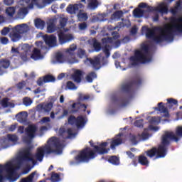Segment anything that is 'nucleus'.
Wrapping results in <instances>:
<instances>
[{"label": "nucleus", "instance_id": "3c124183", "mask_svg": "<svg viewBox=\"0 0 182 182\" xmlns=\"http://www.w3.org/2000/svg\"><path fill=\"white\" fill-rule=\"evenodd\" d=\"M33 103V101L31 98L26 97L23 99V104L24 105V106H31Z\"/></svg>", "mask_w": 182, "mask_h": 182}, {"label": "nucleus", "instance_id": "37998d69", "mask_svg": "<svg viewBox=\"0 0 182 182\" xmlns=\"http://www.w3.org/2000/svg\"><path fill=\"white\" fill-rule=\"evenodd\" d=\"M93 48L95 52H100L102 50V44L97 40L95 39L93 41Z\"/></svg>", "mask_w": 182, "mask_h": 182}, {"label": "nucleus", "instance_id": "393cba45", "mask_svg": "<svg viewBox=\"0 0 182 182\" xmlns=\"http://www.w3.org/2000/svg\"><path fill=\"white\" fill-rule=\"evenodd\" d=\"M16 117L19 123H26L28 122V112L25 111L19 112Z\"/></svg>", "mask_w": 182, "mask_h": 182}, {"label": "nucleus", "instance_id": "bb28decb", "mask_svg": "<svg viewBox=\"0 0 182 182\" xmlns=\"http://www.w3.org/2000/svg\"><path fill=\"white\" fill-rule=\"evenodd\" d=\"M138 163H139L141 166H145L146 167H149V164H150V161H149L147 157L144 155L138 156Z\"/></svg>", "mask_w": 182, "mask_h": 182}, {"label": "nucleus", "instance_id": "680f3d73", "mask_svg": "<svg viewBox=\"0 0 182 182\" xmlns=\"http://www.w3.org/2000/svg\"><path fill=\"white\" fill-rule=\"evenodd\" d=\"M79 99L82 102H83V100H89V99H90V95H80Z\"/></svg>", "mask_w": 182, "mask_h": 182}, {"label": "nucleus", "instance_id": "a19ab883", "mask_svg": "<svg viewBox=\"0 0 182 182\" xmlns=\"http://www.w3.org/2000/svg\"><path fill=\"white\" fill-rule=\"evenodd\" d=\"M96 77H97V75L92 71L86 76V80L88 81L89 83H92V82H93V79H96Z\"/></svg>", "mask_w": 182, "mask_h": 182}, {"label": "nucleus", "instance_id": "412c9836", "mask_svg": "<svg viewBox=\"0 0 182 182\" xmlns=\"http://www.w3.org/2000/svg\"><path fill=\"white\" fill-rule=\"evenodd\" d=\"M155 110H158L160 113H164L165 117H170V114H168V107L164 106L163 102L158 103V107H154Z\"/></svg>", "mask_w": 182, "mask_h": 182}, {"label": "nucleus", "instance_id": "a18cd8bd", "mask_svg": "<svg viewBox=\"0 0 182 182\" xmlns=\"http://www.w3.org/2000/svg\"><path fill=\"white\" fill-rule=\"evenodd\" d=\"M55 59L58 63H65L66 59L65 58V55L62 53H58L55 56Z\"/></svg>", "mask_w": 182, "mask_h": 182}, {"label": "nucleus", "instance_id": "9b49d317", "mask_svg": "<svg viewBox=\"0 0 182 182\" xmlns=\"http://www.w3.org/2000/svg\"><path fill=\"white\" fill-rule=\"evenodd\" d=\"M58 41L60 45H65L68 42H72L75 39L73 35L70 33H65L63 31H58Z\"/></svg>", "mask_w": 182, "mask_h": 182}, {"label": "nucleus", "instance_id": "9d476101", "mask_svg": "<svg viewBox=\"0 0 182 182\" xmlns=\"http://www.w3.org/2000/svg\"><path fill=\"white\" fill-rule=\"evenodd\" d=\"M77 49V46L76 44L70 45L68 48L65 50V54L70 56V58L67 59L68 63L73 65V63H77L79 60L75 58V50Z\"/></svg>", "mask_w": 182, "mask_h": 182}, {"label": "nucleus", "instance_id": "6e6552de", "mask_svg": "<svg viewBox=\"0 0 182 182\" xmlns=\"http://www.w3.org/2000/svg\"><path fill=\"white\" fill-rule=\"evenodd\" d=\"M4 171L6 173V179L9 180L10 182L16 181L19 178V174L15 172L12 162H9L4 165Z\"/></svg>", "mask_w": 182, "mask_h": 182}, {"label": "nucleus", "instance_id": "1a4fd4ad", "mask_svg": "<svg viewBox=\"0 0 182 182\" xmlns=\"http://www.w3.org/2000/svg\"><path fill=\"white\" fill-rule=\"evenodd\" d=\"M31 161L33 166L36 164V160L32 157V153L31 152V148L26 149L19 156L18 159V165L22 166L23 163Z\"/></svg>", "mask_w": 182, "mask_h": 182}, {"label": "nucleus", "instance_id": "f257e3e1", "mask_svg": "<svg viewBox=\"0 0 182 182\" xmlns=\"http://www.w3.org/2000/svg\"><path fill=\"white\" fill-rule=\"evenodd\" d=\"M171 26L155 27L154 29L143 26L142 31L146 32L147 39H153L156 43H161L164 41H174V33H182V16L171 17Z\"/></svg>", "mask_w": 182, "mask_h": 182}, {"label": "nucleus", "instance_id": "f704fd0d", "mask_svg": "<svg viewBox=\"0 0 182 182\" xmlns=\"http://www.w3.org/2000/svg\"><path fill=\"white\" fill-rule=\"evenodd\" d=\"M145 153L147 157H150V159H153V157H156V156H157V148L153 147L152 149L146 151Z\"/></svg>", "mask_w": 182, "mask_h": 182}, {"label": "nucleus", "instance_id": "2eb2a0df", "mask_svg": "<svg viewBox=\"0 0 182 182\" xmlns=\"http://www.w3.org/2000/svg\"><path fill=\"white\" fill-rule=\"evenodd\" d=\"M87 62H89L90 63V65H92V66L93 69H95V70H99V69H100V68H102V65L100 64V58L98 57H96L94 59L87 58L84 61V63H87Z\"/></svg>", "mask_w": 182, "mask_h": 182}, {"label": "nucleus", "instance_id": "5fc2aeb1", "mask_svg": "<svg viewBox=\"0 0 182 182\" xmlns=\"http://www.w3.org/2000/svg\"><path fill=\"white\" fill-rule=\"evenodd\" d=\"M78 28L80 31H86V29H87V23L86 22L80 23L78 24Z\"/></svg>", "mask_w": 182, "mask_h": 182}, {"label": "nucleus", "instance_id": "864d4df0", "mask_svg": "<svg viewBox=\"0 0 182 182\" xmlns=\"http://www.w3.org/2000/svg\"><path fill=\"white\" fill-rule=\"evenodd\" d=\"M97 5H98L97 0H92L88 4V6L89 8H91V9H95V8H97Z\"/></svg>", "mask_w": 182, "mask_h": 182}, {"label": "nucleus", "instance_id": "338daca9", "mask_svg": "<svg viewBox=\"0 0 182 182\" xmlns=\"http://www.w3.org/2000/svg\"><path fill=\"white\" fill-rule=\"evenodd\" d=\"M143 119L136 120L134 122V126H136V127H143Z\"/></svg>", "mask_w": 182, "mask_h": 182}, {"label": "nucleus", "instance_id": "0e129e2a", "mask_svg": "<svg viewBox=\"0 0 182 182\" xmlns=\"http://www.w3.org/2000/svg\"><path fill=\"white\" fill-rule=\"evenodd\" d=\"M69 114V110L68 109H63V114L59 116L58 117V120H60V119H63V117H65V116H68Z\"/></svg>", "mask_w": 182, "mask_h": 182}, {"label": "nucleus", "instance_id": "09e8293b", "mask_svg": "<svg viewBox=\"0 0 182 182\" xmlns=\"http://www.w3.org/2000/svg\"><path fill=\"white\" fill-rule=\"evenodd\" d=\"M68 122L71 126H75V124L76 125L77 118L75 116L70 115L68 119Z\"/></svg>", "mask_w": 182, "mask_h": 182}, {"label": "nucleus", "instance_id": "c03bdc74", "mask_svg": "<svg viewBox=\"0 0 182 182\" xmlns=\"http://www.w3.org/2000/svg\"><path fill=\"white\" fill-rule=\"evenodd\" d=\"M15 7H9L6 9V14L8 15V16H10L11 18H12V16L15 15Z\"/></svg>", "mask_w": 182, "mask_h": 182}, {"label": "nucleus", "instance_id": "dca6fc26", "mask_svg": "<svg viewBox=\"0 0 182 182\" xmlns=\"http://www.w3.org/2000/svg\"><path fill=\"white\" fill-rule=\"evenodd\" d=\"M9 36L11 42H18V41H20L21 38H22V35L15 27L11 29Z\"/></svg>", "mask_w": 182, "mask_h": 182}, {"label": "nucleus", "instance_id": "5701e85b", "mask_svg": "<svg viewBox=\"0 0 182 182\" xmlns=\"http://www.w3.org/2000/svg\"><path fill=\"white\" fill-rule=\"evenodd\" d=\"M14 27L21 35H23V33H28L31 29L29 28V26L26 23L18 24Z\"/></svg>", "mask_w": 182, "mask_h": 182}, {"label": "nucleus", "instance_id": "8fccbe9b", "mask_svg": "<svg viewBox=\"0 0 182 182\" xmlns=\"http://www.w3.org/2000/svg\"><path fill=\"white\" fill-rule=\"evenodd\" d=\"M8 139L10 141H12V143H16L18 140H19V138L16 134H9Z\"/></svg>", "mask_w": 182, "mask_h": 182}, {"label": "nucleus", "instance_id": "774afa93", "mask_svg": "<svg viewBox=\"0 0 182 182\" xmlns=\"http://www.w3.org/2000/svg\"><path fill=\"white\" fill-rule=\"evenodd\" d=\"M146 139H149V134L146 132H142L141 134H140V141H141V140H146Z\"/></svg>", "mask_w": 182, "mask_h": 182}, {"label": "nucleus", "instance_id": "72a5a7b5", "mask_svg": "<svg viewBox=\"0 0 182 182\" xmlns=\"http://www.w3.org/2000/svg\"><path fill=\"white\" fill-rule=\"evenodd\" d=\"M123 16V11H117L111 15L112 21H120V18Z\"/></svg>", "mask_w": 182, "mask_h": 182}, {"label": "nucleus", "instance_id": "4468645a", "mask_svg": "<svg viewBox=\"0 0 182 182\" xmlns=\"http://www.w3.org/2000/svg\"><path fill=\"white\" fill-rule=\"evenodd\" d=\"M84 5L82 3L75 4H69L66 9V11L70 15H75L79 9H82Z\"/></svg>", "mask_w": 182, "mask_h": 182}, {"label": "nucleus", "instance_id": "4c0bfd02", "mask_svg": "<svg viewBox=\"0 0 182 182\" xmlns=\"http://www.w3.org/2000/svg\"><path fill=\"white\" fill-rule=\"evenodd\" d=\"M31 58V59H33L34 60H38V59H40L41 50H39L38 48H34Z\"/></svg>", "mask_w": 182, "mask_h": 182}, {"label": "nucleus", "instance_id": "0eeeda50", "mask_svg": "<svg viewBox=\"0 0 182 182\" xmlns=\"http://www.w3.org/2000/svg\"><path fill=\"white\" fill-rule=\"evenodd\" d=\"M140 85H141V79L139 77H134L127 83L122 84L121 90L129 96H132L133 92H134V87H136V86H140Z\"/></svg>", "mask_w": 182, "mask_h": 182}, {"label": "nucleus", "instance_id": "b1692460", "mask_svg": "<svg viewBox=\"0 0 182 182\" xmlns=\"http://www.w3.org/2000/svg\"><path fill=\"white\" fill-rule=\"evenodd\" d=\"M53 107V104L52 102H48L46 105L40 104L37 106L38 110H43L46 113H49L52 108Z\"/></svg>", "mask_w": 182, "mask_h": 182}, {"label": "nucleus", "instance_id": "a878e982", "mask_svg": "<svg viewBox=\"0 0 182 182\" xmlns=\"http://www.w3.org/2000/svg\"><path fill=\"white\" fill-rule=\"evenodd\" d=\"M168 109H172L174 110V108H173V106H178V101L174 98H168L167 99V102L166 104Z\"/></svg>", "mask_w": 182, "mask_h": 182}, {"label": "nucleus", "instance_id": "7ed1b4c3", "mask_svg": "<svg viewBox=\"0 0 182 182\" xmlns=\"http://www.w3.org/2000/svg\"><path fill=\"white\" fill-rule=\"evenodd\" d=\"M108 144V142H102L101 144L94 146V150L90 147H86L80 151L78 154L74 158L75 164H80L81 163H87L90 160H93V159L97 157V154L101 155L107 154L110 150V149L106 148Z\"/></svg>", "mask_w": 182, "mask_h": 182}, {"label": "nucleus", "instance_id": "ddd939ff", "mask_svg": "<svg viewBox=\"0 0 182 182\" xmlns=\"http://www.w3.org/2000/svg\"><path fill=\"white\" fill-rule=\"evenodd\" d=\"M11 66V60L8 58L0 59V76H2L6 73V69Z\"/></svg>", "mask_w": 182, "mask_h": 182}, {"label": "nucleus", "instance_id": "20e7f679", "mask_svg": "<svg viewBox=\"0 0 182 182\" xmlns=\"http://www.w3.org/2000/svg\"><path fill=\"white\" fill-rule=\"evenodd\" d=\"M175 141L178 143V138L176 136L174 132H166L161 137V144L156 148V159H163L167 155V150H168V146L170 143Z\"/></svg>", "mask_w": 182, "mask_h": 182}, {"label": "nucleus", "instance_id": "aec40b11", "mask_svg": "<svg viewBox=\"0 0 182 182\" xmlns=\"http://www.w3.org/2000/svg\"><path fill=\"white\" fill-rule=\"evenodd\" d=\"M112 100L114 102H118L119 103L120 107H124L129 105V99L126 97H117V96H113L112 97Z\"/></svg>", "mask_w": 182, "mask_h": 182}, {"label": "nucleus", "instance_id": "f3484780", "mask_svg": "<svg viewBox=\"0 0 182 182\" xmlns=\"http://www.w3.org/2000/svg\"><path fill=\"white\" fill-rule=\"evenodd\" d=\"M36 132H38V127L36 125H28V127L25 129V133L30 139L35 137Z\"/></svg>", "mask_w": 182, "mask_h": 182}, {"label": "nucleus", "instance_id": "cd10ccee", "mask_svg": "<svg viewBox=\"0 0 182 182\" xmlns=\"http://www.w3.org/2000/svg\"><path fill=\"white\" fill-rule=\"evenodd\" d=\"M123 143V139L122 138H114L111 141L110 147L112 150H114L117 146H120Z\"/></svg>", "mask_w": 182, "mask_h": 182}, {"label": "nucleus", "instance_id": "c756f323", "mask_svg": "<svg viewBox=\"0 0 182 182\" xmlns=\"http://www.w3.org/2000/svg\"><path fill=\"white\" fill-rule=\"evenodd\" d=\"M77 58H79L80 59H87L88 58V55L87 53H86V50L83 49V48H78L77 50Z\"/></svg>", "mask_w": 182, "mask_h": 182}, {"label": "nucleus", "instance_id": "603ef678", "mask_svg": "<svg viewBox=\"0 0 182 182\" xmlns=\"http://www.w3.org/2000/svg\"><path fill=\"white\" fill-rule=\"evenodd\" d=\"M67 87L70 90H75L77 89V87H76L75 83H73V82H72V81L67 82Z\"/></svg>", "mask_w": 182, "mask_h": 182}, {"label": "nucleus", "instance_id": "c9c22d12", "mask_svg": "<svg viewBox=\"0 0 182 182\" xmlns=\"http://www.w3.org/2000/svg\"><path fill=\"white\" fill-rule=\"evenodd\" d=\"M107 161L109 163L113 164L114 166H119L120 164V160L116 156H109Z\"/></svg>", "mask_w": 182, "mask_h": 182}, {"label": "nucleus", "instance_id": "39448f33", "mask_svg": "<svg viewBox=\"0 0 182 182\" xmlns=\"http://www.w3.org/2000/svg\"><path fill=\"white\" fill-rule=\"evenodd\" d=\"M150 52V46L148 44L141 45L140 50H136L134 56L130 57L132 66H137L139 63H149L151 62V57H147Z\"/></svg>", "mask_w": 182, "mask_h": 182}, {"label": "nucleus", "instance_id": "13d9d810", "mask_svg": "<svg viewBox=\"0 0 182 182\" xmlns=\"http://www.w3.org/2000/svg\"><path fill=\"white\" fill-rule=\"evenodd\" d=\"M26 86V82L25 81H21L16 85V87L17 89H18V90H22V89H23V87H25Z\"/></svg>", "mask_w": 182, "mask_h": 182}, {"label": "nucleus", "instance_id": "2f4dec72", "mask_svg": "<svg viewBox=\"0 0 182 182\" xmlns=\"http://www.w3.org/2000/svg\"><path fill=\"white\" fill-rule=\"evenodd\" d=\"M56 31V25L53 21H50L47 24V33H53Z\"/></svg>", "mask_w": 182, "mask_h": 182}, {"label": "nucleus", "instance_id": "ea45409f", "mask_svg": "<svg viewBox=\"0 0 182 182\" xmlns=\"http://www.w3.org/2000/svg\"><path fill=\"white\" fill-rule=\"evenodd\" d=\"M104 46L102 48V52L105 53L106 58H109L110 56V50L109 48H110V46L109 43L103 44Z\"/></svg>", "mask_w": 182, "mask_h": 182}, {"label": "nucleus", "instance_id": "4be33fe9", "mask_svg": "<svg viewBox=\"0 0 182 182\" xmlns=\"http://www.w3.org/2000/svg\"><path fill=\"white\" fill-rule=\"evenodd\" d=\"M82 76H83V72L80 70H77L71 75V77L75 83H80L82 82Z\"/></svg>", "mask_w": 182, "mask_h": 182}, {"label": "nucleus", "instance_id": "49530a36", "mask_svg": "<svg viewBox=\"0 0 182 182\" xmlns=\"http://www.w3.org/2000/svg\"><path fill=\"white\" fill-rule=\"evenodd\" d=\"M161 122V117H152L149 120L151 124H159Z\"/></svg>", "mask_w": 182, "mask_h": 182}, {"label": "nucleus", "instance_id": "a211bd4d", "mask_svg": "<svg viewBox=\"0 0 182 182\" xmlns=\"http://www.w3.org/2000/svg\"><path fill=\"white\" fill-rule=\"evenodd\" d=\"M112 37H107V38H103L102 39V45H105V43H113V39L114 41L119 39L120 38V34L117 31H113L112 33Z\"/></svg>", "mask_w": 182, "mask_h": 182}, {"label": "nucleus", "instance_id": "6ab92c4d", "mask_svg": "<svg viewBox=\"0 0 182 182\" xmlns=\"http://www.w3.org/2000/svg\"><path fill=\"white\" fill-rule=\"evenodd\" d=\"M72 109H74L72 110L73 113H77L80 109H83L82 112H86V109H87V105L85 104H81L80 102H74L71 105Z\"/></svg>", "mask_w": 182, "mask_h": 182}, {"label": "nucleus", "instance_id": "79ce46f5", "mask_svg": "<svg viewBox=\"0 0 182 182\" xmlns=\"http://www.w3.org/2000/svg\"><path fill=\"white\" fill-rule=\"evenodd\" d=\"M56 78L53 75H47L43 77L44 83H49L50 82H55Z\"/></svg>", "mask_w": 182, "mask_h": 182}, {"label": "nucleus", "instance_id": "e433bc0d", "mask_svg": "<svg viewBox=\"0 0 182 182\" xmlns=\"http://www.w3.org/2000/svg\"><path fill=\"white\" fill-rule=\"evenodd\" d=\"M129 140L132 144L136 145L139 141H140V134L137 135H129Z\"/></svg>", "mask_w": 182, "mask_h": 182}, {"label": "nucleus", "instance_id": "c85d7f7f", "mask_svg": "<svg viewBox=\"0 0 182 182\" xmlns=\"http://www.w3.org/2000/svg\"><path fill=\"white\" fill-rule=\"evenodd\" d=\"M85 124H86V119H85V117L82 115L78 116L77 117L75 126L79 129L80 127H85Z\"/></svg>", "mask_w": 182, "mask_h": 182}, {"label": "nucleus", "instance_id": "de8ad7c7", "mask_svg": "<svg viewBox=\"0 0 182 182\" xmlns=\"http://www.w3.org/2000/svg\"><path fill=\"white\" fill-rule=\"evenodd\" d=\"M173 134L178 139V141L182 137V127H178L176 129V134Z\"/></svg>", "mask_w": 182, "mask_h": 182}, {"label": "nucleus", "instance_id": "6e6d98bb", "mask_svg": "<svg viewBox=\"0 0 182 182\" xmlns=\"http://www.w3.org/2000/svg\"><path fill=\"white\" fill-rule=\"evenodd\" d=\"M9 32H11V28L9 27H4L1 30V33L2 36H6Z\"/></svg>", "mask_w": 182, "mask_h": 182}, {"label": "nucleus", "instance_id": "423d86ee", "mask_svg": "<svg viewBox=\"0 0 182 182\" xmlns=\"http://www.w3.org/2000/svg\"><path fill=\"white\" fill-rule=\"evenodd\" d=\"M139 8L134 9L133 11V15L134 18H142L144 15V10L140 9H146V12H159L160 14H168V8L164 5V3H161L156 7L149 6L147 3H140Z\"/></svg>", "mask_w": 182, "mask_h": 182}, {"label": "nucleus", "instance_id": "f8f14e48", "mask_svg": "<svg viewBox=\"0 0 182 182\" xmlns=\"http://www.w3.org/2000/svg\"><path fill=\"white\" fill-rule=\"evenodd\" d=\"M43 39L47 45V46H49V48H54V46H56L57 43V38L53 34L48 35L46 34L43 36Z\"/></svg>", "mask_w": 182, "mask_h": 182}, {"label": "nucleus", "instance_id": "4d7b16f0", "mask_svg": "<svg viewBox=\"0 0 182 182\" xmlns=\"http://www.w3.org/2000/svg\"><path fill=\"white\" fill-rule=\"evenodd\" d=\"M1 103L3 107H8L9 106V99L8 97L4 98Z\"/></svg>", "mask_w": 182, "mask_h": 182}, {"label": "nucleus", "instance_id": "bf43d9fd", "mask_svg": "<svg viewBox=\"0 0 182 182\" xmlns=\"http://www.w3.org/2000/svg\"><path fill=\"white\" fill-rule=\"evenodd\" d=\"M0 43H1V45H8V43H9V38H8L7 37H1Z\"/></svg>", "mask_w": 182, "mask_h": 182}, {"label": "nucleus", "instance_id": "f03ea898", "mask_svg": "<svg viewBox=\"0 0 182 182\" xmlns=\"http://www.w3.org/2000/svg\"><path fill=\"white\" fill-rule=\"evenodd\" d=\"M63 152V144L60 141V139L53 136L47 141V144L37 148L34 159L41 163L43 161L45 156H50V154L59 156V154H61Z\"/></svg>", "mask_w": 182, "mask_h": 182}, {"label": "nucleus", "instance_id": "7c9ffc66", "mask_svg": "<svg viewBox=\"0 0 182 182\" xmlns=\"http://www.w3.org/2000/svg\"><path fill=\"white\" fill-rule=\"evenodd\" d=\"M29 11L28 10L27 7H22L18 9V11L17 13V15L19 18V19H23L26 16V15H28V13Z\"/></svg>", "mask_w": 182, "mask_h": 182}, {"label": "nucleus", "instance_id": "58836bf2", "mask_svg": "<svg viewBox=\"0 0 182 182\" xmlns=\"http://www.w3.org/2000/svg\"><path fill=\"white\" fill-rule=\"evenodd\" d=\"M77 16L78 18V20L80 22H83L85 21H87V19L89 18V17H87V14L82 12V10H80L79 11V13L77 14Z\"/></svg>", "mask_w": 182, "mask_h": 182}, {"label": "nucleus", "instance_id": "473e14b6", "mask_svg": "<svg viewBox=\"0 0 182 182\" xmlns=\"http://www.w3.org/2000/svg\"><path fill=\"white\" fill-rule=\"evenodd\" d=\"M34 24L37 29H43L45 28V21L41 18H36L34 20Z\"/></svg>", "mask_w": 182, "mask_h": 182}, {"label": "nucleus", "instance_id": "e2e57ef3", "mask_svg": "<svg viewBox=\"0 0 182 182\" xmlns=\"http://www.w3.org/2000/svg\"><path fill=\"white\" fill-rule=\"evenodd\" d=\"M60 177L59 174L53 173L51 175V180H53V181H59Z\"/></svg>", "mask_w": 182, "mask_h": 182}, {"label": "nucleus", "instance_id": "69168bd1", "mask_svg": "<svg viewBox=\"0 0 182 182\" xmlns=\"http://www.w3.org/2000/svg\"><path fill=\"white\" fill-rule=\"evenodd\" d=\"M65 133H67L68 136H66L65 139H70V137L73 136V131L72 130V128L68 129Z\"/></svg>", "mask_w": 182, "mask_h": 182}, {"label": "nucleus", "instance_id": "052dcab7", "mask_svg": "<svg viewBox=\"0 0 182 182\" xmlns=\"http://www.w3.org/2000/svg\"><path fill=\"white\" fill-rule=\"evenodd\" d=\"M66 23H68V18H62L60 19V26L61 28H65L66 26Z\"/></svg>", "mask_w": 182, "mask_h": 182}]
</instances>
